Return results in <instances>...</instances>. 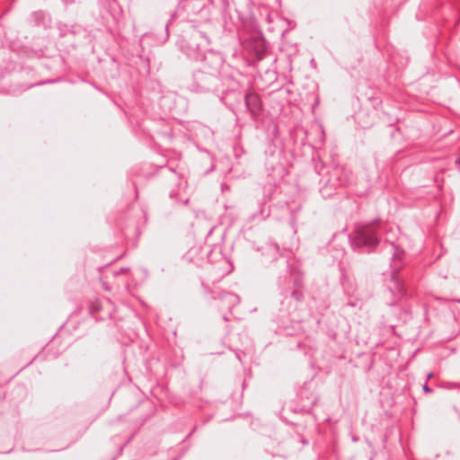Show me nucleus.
<instances>
[{"instance_id": "34", "label": "nucleus", "mask_w": 460, "mask_h": 460, "mask_svg": "<svg viewBox=\"0 0 460 460\" xmlns=\"http://www.w3.org/2000/svg\"><path fill=\"white\" fill-rule=\"evenodd\" d=\"M302 443H303V444H307L308 442H307V440L303 439V440H302Z\"/></svg>"}, {"instance_id": "9", "label": "nucleus", "mask_w": 460, "mask_h": 460, "mask_svg": "<svg viewBox=\"0 0 460 460\" xmlns=\"http://www.w3.org/2000/svg\"><path fill=\"white\" fill-rule=\"evenodd\" d=\"M387 289L392 295L397 296L399 298L408 296L407 286L396 269L392 270Z\"/></svg>"}, {"instance_id": "22", "label": "nucleus", "mask_w": 460, "mask_h": 460, "mask_svg": "<svg viewBox=\"0 0 460 460\" xmlns=\"http://www.w3.org/2000/svg\"><path fill=\"white\" fill-rule=\"evenodd\" d=\"M271 192H272V188H271V187H270V188L268 189V190H267V194H266V195H267V199H270Z\"/></svg>"}, {"instance_id": "23", "label": "nucleus", "mask_w": 460, "mask_h": 460, "mask_svg": "<svg viewBox=\"0 0 460 460\" xmlns=\"http://www.w3.org/2000/svg\"><path fill=\"white\" fill-rule=\"evenodd\" d=\"M202 287L204 288L205 293L208 294L211 292V289L208 286H205L204 284H202Z\"/></svg>"}, {"instance_id": "2", "label": "nucleus", "mask_w": 460, "mask_h": 460, "mask_svg": "<svg viewBox=\"0 0 460 460\" xmlns=\"http://www.w3.org/2000/svg\"><path fill=\"white\" fill-rule=\"evenodd\" d=\"M210 43L211 40L208 33L193 26L191 31L183 36L180 42V48L189 58L194 61H201L204 70L209 68L208 73L218 75L224 59L219 52L205 51L204 49Z\"/></svg>"}, {"instance_id": "3", "label": "nucleus", "mask_w": 460, "mask_h": 460, "mask_svg": "<svg viewBox=\"0 0 460 460\" xmlns=\"http://www.w3.org/2000/svg\"><path fill=\"white\" fill-rule=\"evenodd\" d=\"M388 226L381 218L376 217L369 222L356 226L349 235L352 248L359 252H372L381 242L382 234L387 231Z\"/></svg>"}, {"instance_id": "16", "label": "nucleus", "mask_w": 460, "mask_h": 460, "mask_svg": "<svg viewBox=\"0 0 460 460\" xmlns=\"http://www.w3.org/2000/svg\"><path fill=\"white\" fill-rule=\"evenodd\" d=\"M116 4H117V1L116 0H111V1H109V3H108L109 12L111 13V14L113 17V19L117 21L118 18H117V15L114 13V10H113V5H116Z\"/></svg>"}, {"instance_id": "24", "label": "nucleus", "mask_w": 460, "mask_h": 460, "mask_svg": "<svg viewBox=\"0 0 460 460\" xmlns=\"http://www.w3.org/2000/svg\"><path fill=\"white\" fill-rule=\"evenodd\" d=\"M455 164H456L458 167H460V154H459V156L456 159Z\"/></svg>"}, {"instance_id": "18", "label": "nucleus", "mask_w": 460, "mask_h": 460, "mask_svg": "<svg viewBox=\"0 0 460 460\" xmlns=\"http://www.w3.org/2000/svg\"><path fill=\"white\" fill-rule=\"evenodd\" d=\"M129 271V268L128 267H121L119 270L114 271V275H119L120 273H126Z\"/></svg>"}, {"instance_id": "21", "label": "nucleus", "mask_w": 460, "mask_h": 460, "mask_svg": "<svg viewBox=\"0 0 460 460\" xmlns=\"http://www.w3.org/2000/svg\"><path fill=\"white\" fill-rule=\"evenodd\" d=\"M128 442L124 443L123 445H121L119 448V451H118V454L117 455H120L124 449V447H126Z\"/></svg>"}, {"instance_id": "26", "label": "nucleus", "mask_w": 460, "mask_h": 460, "mask_svg": "<svg viewBox=\"0 0 460 460\" xmlns=\"http://www.w3.org/2000/svg\"><path fill=\"white\" fill-rule=\"evenodd\" d=\"M446 455H447V456H453V455H454V453H453L451 450H447V451H446Z\"/></svg>"}, {"instance_id": "7", "label": "nucleus", "mask_w": 460, "mask_h": 460, "mask_svg": "<svg viewBox=\"0 0 460 460\" xmlns=\"http://www.w3.org/2000/svg\"><path fill=\"white\" fill-rule=\"evenodd\" d=\"M319 192L323 199L332 197L337 190L346 184V178L339 168L333 169L328 179L321 180Z\"/></svg>"}, {"instance_id": "31", "label": "nucleus", "mask_w": 460, "mask_h": 460, "mask_svg": "<svg viewBox=\"0 0 460 460\" xmlns=\"http://www.w3.org/2000/svg\"><path fill=\"white\" fill-rule=\"evenodd\" d=\"M18 390L21 392H24V388L22 386L18 387Z\"/></svg>"}, {"instance_id": "1", "label": "nucleus", "mask_w": 460, "mask_h": 460, "mask_svg": "<svg viewBox=\"0 0 460 460\" xmlns=\"http://www.w3.org/2000/svg\"><path fill=\"white\" fill-rule=\"evenodd\" d=\"M285 265V274H279L278 285L280 290L279 314L277 321L285 325L288 322H300V316L296 313L298 306L303 304L304 295L301 291L303 276L293 269L287 261H282Z\"/></svg>"}, {"instance_id": "12", "label": "nucleus", "mask_w": 460, "mask_h": 460, "mask_svg": "<svg viewBox=\"0 0 460 460\" xmlns=\"http://www.w3.org/2000/svg\"><path fill=\"white\" fill-rule=\"evenodd\" d=\"M49 15L43 11L32 12L30 15V23L34 26H42L47 28L49 25Z\"/></svg>"}, {"instance_id": "4", "label": "nucleus", "mask_w": 460, "mask_h": 460, "mask_svg": "<svg viewBox=\"0 0 460 460\" xmlns=\"http://www.w3.org/2000/svg\"><path fill=\"white\" fill-rule=\"evenodd\" d=\"M212 2L210 0L181 1L169 21L164 25V42L169 38V26L176 20L180 22H200L208 21Z\"/></svg>"}, {"instance_id": "32", "label": "nucleus", "mask_w": 460, "mask_h": 460, "mask_svg": "<svg viewBox=\"0 0 460 460\" xmlns=\"http://www.w3.org/2000/svg\"><path fill=\"white\" fill-rule=\"evenodd\" d=\"M194 430H195V429L188 434L187 438L190 437L192 435V433L194 432Z\"/></svg>"}, {"instance_id": "17", "label": "nucleus", "mask_w": 460, "mask_h": 460, "mask_svg": "<svg viewBox=\"0 0 460 460\" xmlns=\"http://www.w3.org/2000/svg\"><path fill=\"white\" fill-rule=\"evenodd\" d=\"M459 386H460V384H458V383H446V384L444 385V387H445L446 389H447V390L456 389V388H457V387H459Z\"/></svg>"}, {"instance_id": "6", "label": "nucleus", "mask_w": 460, "mask_h": 460, "mask_svg": "<svg viewBox=\"0 0 460 460\" xmlns=\"http://www.w3.org/2000/svg\"><path fill=\"white\" fill-rule=\"evenodd\" d=\"M411 319V310L399 305L396 302H387L385 312L382 315V324L393 332L399 323H405Z\"/></svg>"}, {"instance_id": "20", "label": "nucleus", "mask_w": 460, "mask_h": 460, "mask_svg": "<svg viewBox=\"0 0 460 460\" xmlns=\"http://www.w3.org/2000/svg\"><path fill=\"white\" fill-rule=\"evenodd\" d=\"M347 305L351 306V307H357V306H358V299L350 300V301L347 302Z\"/></svg>"}, {"instance_id": "15", "label": "nucleus", "mask_w": 460, "mask_h": 460, "mask_svg": "<svg viewBox=\"0 0 460 460\" xmlns=\"http://www.w3.org/2000/svg\"><path fill=\"white\" fill-rule=\"evenodd\" d=\"M391 245L393 249V260L395 261L400 259L403 253V251L401 248L395 246L394 243H391Z\"/></svg>"}, {"instance_id": "25", "label": "nucleus", "mask_w": 460, "mask_h": 460, "mask_svg": "<svg viewBox=\"0 0 460 460\" xmlns=\"http://www.w3.org/2000/svg\"><path fill=\"white\" fill-rule=\"evenodd\" d=\"M344 293H345L347 296H352V295L350 294V292H349V290H347V288H346L345 287H344Z\"/></svg>"}, {"instance_id": "19", "label": "nucleus", "mask_w": 460, "mask_h": 460, "mask_svg": "<svg viewBox=\"0 0 460 460\" xmlns=\"http://www.w3.org/2000/svg\"><path fill=\"white\" fill-rule=\"evenodd\" d=\"M422 390L424 393L429 394L432 392L431 387L428 385V382L426 381L425 384L422 385Z\"/></svg>"}, {"instance_id": "30", "label": "nucleus", "mask_w": 460, "mask_h": 460, "mask_svg": "<svg viewBox=\"0 0 460 460\" xmlns=\"http://www.w3.org/2000/svg\"><path fill=\"white\" fill-rule=\"evenodd\" d=\"M119 14L121 15L122 14V9L120 6H119Z\"/></svg>"}, {"instance_id": "11", "label": "nucleus", "mask_w": 460, "mask_h": 460, "mask_svg": "<svg viewBox=\"0 0 460 460\" xmlns=\"http://www.w3.org/2000/svg\"><path fill=\"white\" fill-rule=\"evenodd\" d=\"M212 298H218L222 302V307L228 309L229 312H231L232 309L241 301L238 295L228 291H221L217 296H213Z\"/></svg>"}, {"instance_id": "33", "label": "nucleus", "mask_w": 460, "mask_h": 460, "mask_svg": "<svg viewBox=\"0 0 460 460\" xmlns=\"http://www.w3.org/2000/svg\"><path fill=\"white\" fill-rule=\"evenodd\" d=\"M36 358H37V356L33 357L32 360L28 365H30L33 360H35Z\"/></svg>"}, {"instance_id": "13", "label": "nucleus", "mask_w": 460, "mask_h": 460, "mask_svg": "<svg viewBox=\"0 0 460 460\" xmlns=\"http://www.w3.org/2000/svg\"><path fill=\"white\" fill-rule=\"evenodd\" d=\"M259 211L250 216L251 221H263L270 215V208L266 206V200L259 203Z\"/></svg>"}, {"instance_id": "5", "label": "nucleus", "mask_w": 460, "mask_h": 460, "mask_svg": "<svg viewBox=\"0 0 460 460\" xmlns=\"http://www.w3.org/2000/svg\"><path fill=\"white\" fill-rule=\"evenodd\" d=\"M187 88L196 93H213L219 95L226 93L219 75L210 74L204 68L193 72L191 77L188 80Z\"/></svg>"}, {"instance_id": "10", "label": "nucleus", "mask_w": 460, "mask_h": 460, "mask_svg": "<svg viewBox=\"0 0 460 460\" xmlns=\"http://www.w3.org/2000/svg\"><path fill=\"white\" fill-rule=\"evenodd\" d=\"M244 102L252 118L259 116L262 104L258 94L253 93H246L244 95Z\"/></svg>"}, {"instance_id": "14", "label": "nucleus", "mask_w": 460, "mask_h": 460, "mask_svg": "<svg viewBox=\"0 0 460 460\" xmlns=\"http://www.w3.org/2000/svg\"><path fill=\"white\" fill-rule=\"evenodd\" d=\"M102 309V304L99 300L91 301L89 304V312L91 314H94Z\"/></svg>"}, {"instance_id": "36", "label": "nucleus", "mask_w": 460, "mask_h": 460, "mask_svg": "<svg viewBox=\"0 0 460 460\" xmlns=\"http://www.w3.org/2000/svg\"><path fill=\"white\" fill-rule=\"evenodd\" d=\"M315 402H316V398H314V401H313V404H314V403H315Z\"/></svg>"}, {"instance_id": "35", "label": "nucleus", "mask_w": 460, "mask_h": 460, "mask_svg": "<svg viewBox=\"0 0 460 460\" xmlns=\"http://www.w3.org/2000/svg\"><path fill=\"white\" fill-rule=\"evenodd\" d=\"M49 81H46V82H40L39 84H46V83H49Z\"/></svg>"}, {"instance_id": "28", "label": "nucleus", "mask_w": 460, "mask_h": 460, "mask_svg": "<svg viewBox=\"0 0 460 460\" xmlns=\"http://www.w3.org/2000/svg\"><path fill=\"white\" fill-rule=\"evenodd\" d=\"M236 358H237V359H238L240 362H242V358H241V355H240V353H236Z\"/></svg>"}, {"instance_id": "29", "label": "nucleus", "mask_w": 460, "mask_h": 460, "mask_svg": "<svg viewBox=\"0 0 460 460\" xmlns=\"http://www.w3.org/2000/svg\"><path fill=\"white\" fill-rule=\"evenodd\" d=\"M223 320H224V321H226V322H227L229 319H228V317H227L226 314H224V315H223Z\"/></svg>"}, {"instance_id": "27", "label": "nucleus", "mask_w": 460, "mask_h": 460, "mask_svg": "<svg viewBox=\"0 0 460 460\" xmlns=\"http://www.w3.org/2000/svg\"><path fill=\"white\" fill-rule=\"evenodd\" d=\"M433 376V373L429 372L427 376V380L430 379Z\"/></svg>"}, {"instance_id": "8", "label": "nucleus", "mask_w": 460, "mask_h": 460, "mask_svg": "<svg viewBox=\"0 0 460 460\" xmlns=\"http://www.w3.org/2000/svg\"><path fill=\"white\" fill-rule=\"evenodd\" d=\"M257 251L261 252L262 256V263L269 264L272 261H278L279 265L283 268L280 274H285V265L283 264L282 261L285 260L288 262V264L295 269L289 262L288 260L283 258L280 256L279 253V247L276 243L269 242L266 243L264 245L258 247Z\"/></svg>"}]
</instances>
